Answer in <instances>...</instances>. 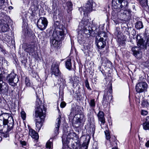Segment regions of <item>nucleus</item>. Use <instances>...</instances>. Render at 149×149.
Returning <instances> with one entry per match:
<instances>
[{
  "label": "nucleus",
  "instance_id": "f257e3e1",
  "mask_svg": "<svg viewBox=\"0 0 149 149\" xmlns=\"http://www.w3.org/2000/svg\"><path fill=\"white\" fill-rule=\"evenodd\" d=\"M91 25L88 19H84L80 23L79 26V28H81L80 29L83 31L86 36H95V34L97 33V31L96 30L95 28H92L90 26Z\"/></svg>",
  "mask_w": 149,
  "mask_h": 149
},
{
  "label": "nucleus",
  "instance_id": "f03ea898",
  "mask_svg": "<svg viewBox=\"0 0 149 149\" xmlns=\"http://www.w3.org/2000/svg\"><path fill=\"white\" fill-rule=\"evenodd\" d=\"M138 44L139 47H135L131 49L133 54L136 57L139 54V48L141 50H144L146 49L147 46H149V39L147 38L144 41L143 39H140L138 41Z\"/></svg>",
  "mask_w": 149,
  "mask_h": 149
},
{
  "label": "nucleus",
  "instance_id": "7ed1b4c3",
  "mask_svg": "<svg viewBox=\"0 0 149 149\" xmlns=\"http://www.w3.org/2000/svg\"><path fill=\"white\" fill-rule=\"evenodd\" d=\"M1 124L0 123V126L7 125L8 130L10 131L13 128L14 124V121L12 117H10L9 115L7 113H3L0 116Z\"/></svg>",
  "mask_w": 149,
  "mask_h": 149
},
{
  "label": "nucleus",
  "instance_id": "20e7f679",
  "mask_svg": "<svg viewBox=\"0 0 149 149\" xmlns=\"http://www.w3.org/2000/svg\"><path fill=\"white\" fill-rule=\"evenodd\" d=\"M65 36L64 31H54L53 34V38L51 39L50 42L53 45H56L59 41L63 39Z\"/></svg>",
  "mask_w": 149,
  "mask_h": 149
},
{
  "label": "nucleus",
  "instance_id": "39448f33",
  "mask_svg": "<svg viewBox=\"0 0 149 149\" xmlns=\"http://www.w3.org/2000/svg\"><path fill=\"white\" fill-rule=\"evenodd\" d=\"M109 88L107 91V90H105L102 101V104L104 108L107 107L108 104L110 103L109 97L112 98V85L111 84H109Z\"/></svg>",
  "mask_w": 149,
  "mask_h": 149
},
{
  "label": "nucleus",
  "instance_id": "423d86ee",
  "mask_svg": "<svg viewBox=\"0 0 149 149\" xmlns=\"http://www.w3.org/2000/svg\"><path fill=\"white\" fill-rule=\"evenodd\" d=\"M36 101V109L35 111V116L38 117L39 116V113H45L46 108L45 107L44 105L42 104V102L40 100L39 98L38 97Z\"/></svg>",
  "mask_w": 149,
  "mask_h": 149
},
{
  "label": "nucleus",
  "instance_id": "0eeeda50",
  "mask_svg": "<svg viewBox=\"0 0 149 149\" xmlns=\"http://www.w3.org/2000/svg\"><path fill=\"white\" fill-rule=\"evenodd\" d=\"M16 75L13 72L11 73L6 76V80L9 84L12 86H15L19 81L17 77H16Z\"/></svg>",
  "mask_w": 149,
  "mask_h": 149
},
{
  "label": "nucleus",
  "instance_id": "6e6552de",
  "mask_svg": "<svg viewBox=\"0 0 149 149\" xmlns=\"http://www.w3.org/2000/svg\"><path fill=\"white\" fill-rule=\"evenodd\" d=\"M93 0H89L86 3L84 6V7L79 8V10L81 11V13L83 12V14L85 15L89 12H90L92 10L93 8Z\"/></svg>",
  "mask_w": 149,
  "mask_h": 149
},
{
  "label": "nucleus",
  "instance_id": "1a4fd4ad",
  "mask_svg": "<svg viewBox=\"0 0 149 149\" xmlns=\"http://www.w3.org/2000/svg\"><path fill=\"white\" fill-rule=\"evenodd\" d=\"M9 86L3 81H0V94L2 96L8 95Z\"/></svg>",
  "mask_w": 149,
  "mask_h": 149
},
{
  "label": "nucleus",
  "instance_id": "9d476101",
  "mask_svg": "<svg viewBox=\"0 0 149 149\" xmlns=\"http://www.w3.org/2000/svg\"><path fill=\"white\" fill-rule=\"evenodd\" d=\"M48 24L47 19L45 17H40L38 20L37 25L38 27L41 30L45 29Z\"/></svg>",
  "mask_w": 149,
  "mask_h": 149
},
{
  "label": "nucleus",
  "instance_id": "9b49d317",
  "mask_svg": "<svg viewBox=\"0 0 149 149\" xmlns=\"http://www.w3.org/2000/svg\"><path fill=\"white\" fill-rule=\"evenodd\" d=\"M147 87L148 85L146 82H139L136 86V91L138 93H141L146 90Z\"/></svg>",
  "mask_w": 149,
  "mask_h": 149
},
{
  "label": "nucleus",
  "instance_id": "f8f14e48",
  "mask_svg": "<svg viewBox=\"0 0 149 149\" xmlns=\"http://www.w3.org/2000/svg\"><path fill=\"white\" fill-rule=\"evenodd\" d=\"M39 116L38 117L35 116L36 117L38 118V119H36V130L39 131L42 125V121L45 117V113H39Z\"/></svg>",
  "mask_w": 149,
  "mask_h": 149
},
{
  "label": "nucleus",
  "instance_id": "ddd939ff",
  "mask_svg": "<svg viewBox=\"0 0 149 149\" xmlns=\"http://www.w3.org/2000/svg\"><path fill=\"white\" fill-rule=\"evenodd\" d=\"M51 70L52 75H54L55 77H61V72L60 71L58 65L53 64L52 66Z\"/></svg>",
  "mask_w": 149,
  "mask_h": 149
},
{
  "label": "nucleus",
  "instance_id": "4468645a",
  "mask_svg": "<svg viewBox=\"0 0 149 149\" xmlns=\"http://www.w3.org/2000/svg\"><path fill=\"white\" fill-rule=\"evenodd\" d=\"M131 13V11L129 9L125 10V9H120L119 11L118 15L123 19H127V17L128 18L130 16Z\"/></svg>",
  "mask_w": 149,
  "mask_h": 149
},
{
  "label": "nucleus",
  "instance_id": "2eb2a0df",
  "mask_svg": "<svg viewBox=\"0 0 149 149\" xmlns=\"http://www.w3.org/2000/svg\"><path fill=\"white\" fill-rule=\"evenodd\" d=\"M72 133H68V135L67 134L64 133L62 136V141L63 143L68 144L69 143V140L72 138L71 136L73 135Z\"/></svg>",
  "mask_w": 149,
  "mask_h": 149
},
{
  "label": "nucleus",
  "instance_id": "dca6fc26",
  "mask_svg": "<svg viewBox=\"0 0 149 149\" xmlns=\"http://www.w3.org/2000/svg\"><path fill=\"white\" fill-rule=\"evenodd\" d=\"M104 39L102 37H101L99 40H96L95 44L99 49H102L104 47L106 43L103 41Z\"/></svg>",
  "mask_w": 149,
  "mask_h": 149
},
{
  "label": "nucleus",
  "instance_id": "f3484780",
  "mask_svg": "<svg viewBox=\"0 0 149 149\" xmlns=\"http://www.w3.org/2000/svg\"><path fill=\"white\" fill-rule=\"evenodd\" d=\"M61 116L59 115L58 117L57 118L56 120V123L55 125V128L54 130V132L55 135H57L59 133V128L61 123Z\"/></svg>",
  "mask_w": 149,
  "mask_h": 149
},
{
  "label": "nucleus",
  "instance_id": "a211bd4d",
  "mask_svg": "<svg viewBox=\"0 0 149 149\" xmlns=\"http://www.w3.org/2000/svg\"><path fill=\"white\" fill-rule=\"evenodd\" d=\"M97 116L99 120L104 124L105 123V118L104 117V112L102 111H100L99 112Z\"/></svg>",
  "mask_w": 149,
  "mask_h": 149
},
{
  "label": "nucleus",
  "instance_id": "6ab92c4d",
  "mask_svg": "<svg viewBox=\"0 0 149 149\" xmlns=\"http://www.w3.org/2000/svg\"><path fill=\"white\" fill-rule=\"evenodd\" d=\"M1 73L0 74V81H3V79L5 77L8 72L7 68H2L1 69Z\"/></svg>",
  "mask_w": 149,
  "mask_h": 149
},
{
  "label": "nucleus",
  "instance_id": "aec40b11",
  "mask_svg": "<svg viewBox=\"0 0 149 149\" xmlns=\"http://www.w3.org/2000/svg\"><path fill=\"white\" fill-rule=\"evenodd\" d=\"M29 135L33 139L36 140L38 139L39 138L38 133H36L34 130L31 129L29 130Z\"/></svg>",
  "mask_w": 149,
  "mask_h": 149
},
{
  "label": "nucleus",
  "instance_id": "412c9836",
  "mask_svg": "<svg viewBox=\"0 0 149 149\" xmlns=\"http://www.w3.org/2000/svg\"><path fill=\"white\" fill-rule=\"evenodd\" d=\"M66 10L68 13L70 14L72 10V4L70 1H68L66 3Z\"/></svg>",
  "mask_w": 149,
  "mask_h": 149
},
{
  "label": "nucleus",
  "instance_id": "4be33fe9",
  "mask_svg": "<svg viewBox=\"0 0 149 149\" xmlns=\"http://www.w3.org/2000/svg\"><path fill=\"white\" fill-rule=\"evenodd\" d=\"M79 78L77 77H73L72 78H70V82L72 84H73V85L75 84L77 86L79 83Z\"/></svg>",
  "mask_w": 149,
  "mask_h": 149
},
{
  "label": "nucleus",
  "instance_id": "5701e85b",
  "mask_svg": "<svg viewBox=\"0 0 149 149\" xmlns=\"http://www.w3.org/2000/svg\"><path fill=\"white\" fill-rule=\"evenodd\" d=\"M24 50L29 54L31 53H32L35 51V47L33 46L30 45L27 46L26 48H25Z\"/></svg>",
  "mask_w": 149,
  "mask_h": 149
},
{
  "label": "nucleus",
  "instance_id": "b1692460",
  "mask_svg": "<svg viewBox=\"0 0 149 149\" xmlns=\"http://www.w3.org/2000/svg\"><path fill=\"white\" fill-rule=\"evenodd\" d=\"M118 0V3H120L121 4L120 7V9H125L127 5V1L123 0Z\"/></svg>",
  "mask_w": 149,
  "mask_h": 149
},
{
  "label": "nucleus",
  "instance_id": "393cba45",
  "mask_svg": "<svg viewBox=\"0 0 149 149\" xmlns=\"http://www.w3.org/2000/svg\"><path fill=\"white\" fill-rule=\"evenodd\" d=\"M1 60V62H0V63H1V67L2 68H7L8 65V61L6 60L4 58H1L0 60Z\"/></svg>",
  "mask_w": 149,
  "mask_h": 149
},
{
  "label": "nucleus",
  "instance_id": "a878e982",
  "mask_svg": "<svg viewBox=\"0 0 149 149\" xmlns=\"http://www.w3.org/2000/svg\"><path fill=\"white\" fill-rule=\"evenodd\" d=\"M65 65L66 68L68 70H71L72 68L71 59H68L65 62Z\"/></svg>",
  "mask_w": 149,
  "mask_h": 149
},
{
  "label": "nucleus",
  "instance_id": "bb28decb",
  "mask_svg": "<svg viewBox=\"0 0 149 149\" xmlns=\"http://www.w3.org/2000/svg\"><path fill=\"white\" fill-rule=\"evenodd\" d=\"M0 28L1 29L2 31L3 32H5L7 31L8 30L9 28L8 25L7 24V23H6L4 24H3V25L0 26Z\"/></svg>",
  "mask_w": 149,
  "mask_h": 149
},
{
  "label": "nucleus",
  "instance_id": "cd10ccee",
  "mask_svg": "<svg viewBox=\"0 0 149 149\" xmlns=\"http://www.w3.org/2000/svg\"><path fill=\"white\" fill-rule=\"evenodd\" d=\"M60 24L59 22V21H56L54 22V27L55 28V29H60L59 31H61L63 29L65 31V30H66V29L65 28L64 29H62L61 30L60 29ZM65 31H64L65 32Z\"/></svg>",
  "mask_w": 149,
  "mask_h": 149
},
{
  "label": "nucleus",
  "instance_id": "c85d7f7f",
  "mask_svg": "<svg viewBox=\"0 0 149 149\" xmlns=\"http://www.w3.org/2000/svg\"><path fill=\"white\" fill-rule=\"evenodd\" d=\"M135 27L137 29H140L143 27V25L142 22L138 21L136 22L135 24Z\"/></svg>",
  "mask_w": 149,
  "mask_h": 149
},
{
  "label": "nucleus",
  "instance_id": "c756f323",
  "mask_svg": "<svg viewBox=\"0 0 149 149\" xmlns=\"http://www.w3.org/2000/svg\"><path fill=\"white\" fill-rule=\"evenodd\" d=\"M81 123L82 122L77 119L75 122L73 123V125L75 128H78L81 125Z\"/></svg>",
  "mask_w": 149,
  "mask_h": 149
},
{
  "label": "nucleus",
  "instance_id": "7c9ffc66",
  "mask_svg": "<svg viewBox=\"0 0 149 149\" xmlns=\"http://www.w3.org/2000/svg\"><path fill=\"white\" fill-rule=\"evenodd\" d=\"M77 116V120H79V121H80L82 123L85 120V117L84 115L83 114H81L79 115H78Z\"/></svg>",
  "mask_w": 149,
  "mask_h": 149
},
{
  "label": "nucleus",
  "instance_id": "2f4dec72",
  "mask_svg": "<svg viewBox=\"0 0 149 149\" xmlns=\"http://www.w3.org/2000/svg\"><path fill=\"white\" fill-rule=\"evenodd\" d=\"M77 142H75L76 146L75 147H73L74 149H80L81 147L80 141L79 139H77Z\"/></svg>",
  "mask_w": 149,
  "mask_h": 149
},
{
  "label": "nucleus",
  "instance_id": "473e14b6",
  "mask_svg": "<svg viewBox=\"0 0 149 149\" xmlns=\"http://www.w3.org/2000/svg\"><path fill=\"white\" fill-rule=\"evenodd\" d=\"M89 104L91 107L92 108H95V100L92 99L91 100L90 102H89Z\"/></svg>",
  "mask_w": 149,
  "mask_h": 149
},
{
  "label": "nucleus",
  "instance_id": "72a5a7b5",
  "mask_svg": "<svg viewBox=\"0 0 149 149\" xmlns=\"http://www.w3.org/2000/svg\"><path fill=\"white\" fill-rule=\"evenodd\" d=\"M52 139H50L47 142L46 144V146L47 148H51L52 145Z\"/></svg>",
  "mask_w": 149,
  "mask_h": 149
},
{
  "label": "nucleus",
  "instance_id": "f704fd0d",
  "mask_svg": "<svg viewBox=\"0 0 149 149\" xmlns=\"http://www.w3.org/2000/svg\"><path fill=\"white\" fill-rule=\"evenodd\" d=\"M143 128L145 130H149V123L145 122L143 124Z\"/></svg>",
  "mask_w": 149,
  "mask_h": 149
},
{
  "label": "nucleus",
  "instance_id": "c9c22d12",
  "mask_svg": "<svg viewBox=\"0 0 149 149\" xmlns=\"http://www.w3.org/2000/svg\"><path fill=\"white\" fill-rule=\"evenodd\" d=\"M142 6H146L147 4V0H139Z\"/></svg>",
  "mask_w": 149,
  "mask_h": 149
},
{
  "label": "nucleus",
  "instance_id": "e433bc0d",
  "mask_svg": "<svg viewBox=\"0 0 149 149\" xmlns=\"http://www.w3.org/2000/svg\"><path fill=\"white\" fill-rule=\"evenodd\" d=\"M141 105L144 107H147L149 105L148 102L146 100H143L142 102Z\"/></svg>",
  "mask_w": 149,
  "mask_h": 149
},
{
  "label": "nucleus",
  "instance_id": "4c0bfd02",
  "mask_svg": "<svg viewBox=\"0 0 149 149\" xmlns=\"http://www.w3.org/2000/svg\"><path fill=\"white\" fill-rule=\"evenodd\" d=\"M25 84L27 86H30L31 84L30 82V81L29 78L26 77L25 81Z\"/></svg>",
  "mask_w": 149,
  "mask_h": 149
},
{
  "label": "nucleus",
  "instance_id": "58836bf2",
  "mask_svg": "<svg viewBox=\"0 0 149 149\" xmlns=\"http://www.w3.org/2000/svg\"><path fill=\"white\" fill-rule=\"evenodd\" d=\"M105 135L106 136V137L107 139L109 140L110 138V134L108 131L107 130H106L104 132Z\"/></svg>",
  "mask_w": 149,
  "mask_h": 149
},
{
  "label": "nucleus",
  "instance_id": "ea45409f",
  "mask_svg": "<svg viewBox=\"0 0 149 149\" xmlns=\"http://www.w3.org/2000/svg\"><path fill=\"white\" fill-rule=\"evenodd\" d=\"M85 85L86 87L88 89L91 90V89L90 87L89 84L87 79L86 80L85 82Z\"/></svg>",
  "mask_w": 149,
  "mask_h": 149
},
{
  "label": "nucleus",
  "instance_id": "a19ab883",
  "mask_svg": "<svg viewBox=\"0 0 149 149\" xmlns=\"http://www.w3.org/2000/svg\"><path fill=\"white\" fill-rule=\"evenodd\" d=\"M8 128L7 129V130H6V132L5 133H3L2 134V136H3V137L5 138H6L9 136V134L8 133V132L9 131H10L8 130Z\"/></svg>",
  "mask_w": 149,
  "mask_h": 149
},
{
  "label": "nucleus",
  "instance_id": "79ce46f5",
  "mask_svg": "<svg viewBox=\"0 0 149 149\" xmlns=\"http://www.w3.org/2000/svg\"><path fill=\"white\" fill-rule=\"evenodd\" d=\"M99 34V36L101 37H105L106 36V33L104 32H99L98 33Z\"/></svg>",
  "mask_w": 149,
  "mask_h": 149
},
{
  "label": "nucleus",
  "instance_id": "37998d69",
  "mask_svg": "<svg viewBox=\"0 0 149 149\" xmlns=\"http://www.w3.org/2000/svg\"><path fill=\"white\" fill-rule=\"evenodd\" d=\"M21 116L22 118L24 120H25L26 117V113L24 111H22L21 113Z\"/></svg>",
  "mask_w": 149,
  "mask_h": 149
},
{
  "label": "nucleus",
  "instance_id": "c03bdc74",
  "mask_svg": "<svg viewBox=\"0 0 149 149\" xmlns=\"http://www.w3.org/2000/svg\"><path fill=\"white\" fill-rule=\"evenodd\" d=\"M88 144H86V143H84L82 146V148H84V149H87L88 147Z\"/></svg>",
  "mask_w": 149,
  "mask_h": 149
},
{
  "label": "nucleus",
  "instance_id": "a18cd8bd",
  "mask_svg": "<svg viewBox=\"0 0 149 149\" xmlns=\"http://www.w3.org/2000/svg\"><path fill=\"white\" fill-rule=\"evenodd\" d=\"M141 113L142 115L145 116L147 114L148 112L147 111L142 110L141 111Z\"/></svg>",
  "mask_w": 149,
  "mask_h": 149
},
{
  "label": "nucleus",
  "instance_id": "49530a36",
  "mask_svg": "<svg viewBox=\"0 0 149 149\" xmlns=\"http://www.w3.org/2000/svg\"><path fill=\"white\" fill-rule=\"evenodd\" d=\"M6 23V22L3 19L0 20V26H2Z\"/></svg>",
  "mask_w": 149,
  "mask_h": 149
},
{
  "label": "nucleus",
  "instance_id": "de8ad7c7",
  "mask_svg": "<svg viewBox=\"0 0 149 149\" xmlns=\"http://www.w3.org/2000/svg\"><path fill=\"white\" fill-rule=\"evenodd\" d=\"M4 0H0V9L1 8V7L4 5Z\"/></svg>",
  "mask_w": 149,
  "mask_h": 149
},
{
  "label": "nucleus",
  "instance_id": "09e8293b",
  "mask_svg": "<svg viewBox=\"0 0 149 149\" xmlns=\"http://www.w3.org/2000/svg\"><path fill=\"white\" fill-rule=\"evenodd\" d=\"M66 105V103L64 102H62L60 104V106L61 108L64 107Z\"/></svg>",
  "mask_w": 149,
  "mask_h": 149
},
{
  "label": "nucleus",
  "instance_id": "8fccbe9b",
  "mask_svg": "<svg viewBox=\"0 0 149 149\" xmlns=\"http://www.w3.org/2000/svg\"><path fill=\"white\" fill-rule=\"evenodd\" d=\"M23 2L25 4H28L30 3V0H23Z\"/></svg>",
  "mask_w": 149,
  "mask_h": 149
},
{
  "label": "nucleus",
  "instance_id": "3c124183",
  "mask_svg": "<svg viewBox=\"0 0 149 149\" xmlns=\"http://www.w3.org/2000/svg\"><path fill=\"white\" fill-rule=\"evenodd\" d=\"M61 82H62L61 79L60 78V77H59V78H58V79L57 80V84H58V85L60 84H61Z\"/></svg>",
  "mask_w": 149,
  "mask_h": 149
},
{
  "label": "nucleus",
  "instance_id": "603ef678",
  "mask_svg": "<svg viewBox=\"0 0 149 149\" xmlns=\"http://www.w3.org/2000/svg\"><path fill=\"white\" fill-rule=\"evenodd\" d=\"M145 146L147 148L149 147V140L147 141L145 143Z\"/></svg>",
  "mask_w": 149,
  "mask_h": 149
},
{
  "label": "nucleus",
  "instance_id": "864d4df0",
  "mask_svg": "<svg viewBox=\"0 0 149 149\" xmlns=\"http://www.w3.org/2000/svg\"><path fill=\"white\" fill-rule=\"evenodd\" d=\"M145 122L149 123V116L147 117Z\"/></svg>",
  "mask_w": 149,
  "mask_h": 149
},
{
  "label": "nucleus",
  "instance_id": "5fc2aeb1",
  "mask_svg": "<svg viewBox=\"0 0 149 149\" xmlns=\"http://www.w3.org/2000/svg\"><path fill=\"white\" fill-rule=\"evenodd\" d=\"M21 144L25 146L26 145V142H25V141H22L21 142Z\"/></svg>",
  "mask_w": 149,
  "mask_h": 149
},
{
  "label": "nucleus",
  "instance_id": "6e6d98bb",
  "mask_svg": "<svg viewBox=\"0 0 149 149\" xmlns=\"http://www.w3.org/2000/svg\"><path fill=\"white\" fill-rule=\"evenodd\" d=\"M2 139V138L0 136V142L1 141Z\"/></svg>",
  "mask_w": 149,
  "mask_h": 149
},
{
  "label": "nucleus",
  "instance_id": "4d7b16f0",
  "mask_svg": "<svg viewBox=\"0 0 149 149\" xmlns=\"http://www.w3.org/2000/svg\"><path fill=\"white\" fill-rule=\"evenodd\" d=\"M112 149H118L117 148H113Z\"/></svg>",
  "mask_w": 149,
  "mask_h": 149
},
{
  "label": "nucleus",
  "instance_id": "13d9d810",
  "mask_svg": "<svg viewBox=\"0 0 149 149\" xmlns=\"http://www.w3.org/2000/svg\"><path fill=\"white\" fill-rule=\"evenodd\" d=\"M114 0H113L112 1V4H113V3H114Z\"/></svg>",
  "mask_w": 149,
  "mask_h": 149
},
{
  "label": "nucleus",
  "instance_id": "bf43d9fd",
  "mask_svg": "<svg viewBox=\"0 0 149 149\" xmlns=\"http://www.w3.org/2000/svg\"><path fill=\"white\" fill-rule=\"evenodd\" d=\"M108 63H110V64L111 63L110 62V61H109V62H108Z\"/></svg>",
  "mask_w": 149,
  "mask_h": 149
},
{
  "label": "nucleus",
  "instance_id": "052dcab7",
  "mask_svg": "<svg viewBox=\"0 0 149 149\" xmlns=\"http://www.w3.org/2000/svg\"><path fill=\"white\" fill-rule=\"evenodd\" d=\"M1 119H0V123L1 122Z\"/></svg>",
  "mask_w": 149,
  "mask_h": 149
}]
</instances>
